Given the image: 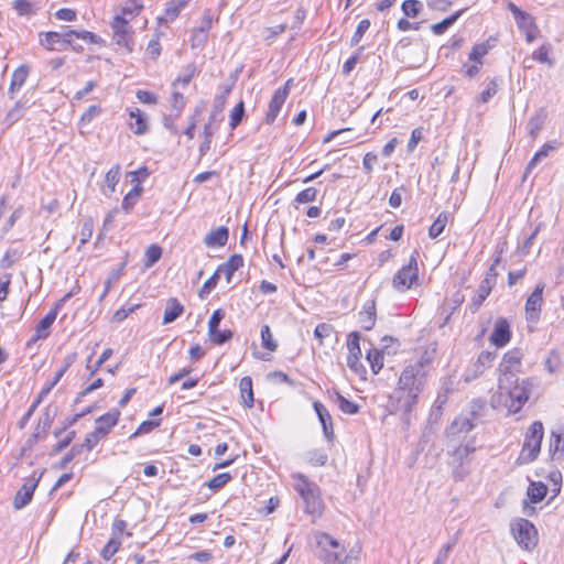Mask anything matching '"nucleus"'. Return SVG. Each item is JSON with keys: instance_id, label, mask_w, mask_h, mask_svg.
Returning a JSON list of instances; mask_svg holds the SVG:
<instances>
[{"instance_id": "nucleus-1", "label": "nucleus", "mask_w": 564, "mask_h": 564, "mask_svg": "<svg viewBox=\"0 0 564 564\" xmlns=\"http://www.w3.org/2000/svg\"><path fill=\"white\" fill-rule=\"evenodd\" d=\"M426 376L425 367L421 361L406 366L400 375L398 388L390 397L388 404L390 413H401L405 424L410 423L411 412L424 390Z\"/></svg>"}, {"instance_id": "nucleus-2", "label": "nucleus", "mask_w": 564, "mask_h": 564, "mask_svg": "<svg viewBox=\"0 0 564 564\" xmlns=\"http://www.w3.org/2000/svg\"><path fill=\"white\" fill-rule=\"evenodd\" d=\"M315 555L325 564H356V558L349 556L340 543L328 533L315 532Z\"/></svg>"}, {"instance_id": "nucleus-3", "label": "nucleus", "mask_w": 564, "mask_h": 564, "mask_svg": "<svg viewBox=\"0 0 564 564\" xmlns=\"http://www.w3.org/2000/svg\"><path fill=\"white\" fill-rule=\"evenodd\" d=\"M499 391L506 395V405L509 412H519L529 399L527 389L518 384V378L511 371H505L499 378Z\"/></svg>"}, {"instance_id": "nucleus-4", "label": "nucleus", "mask_w": 564, "mask_h": 564, "mask_svg": "<svg viewBox=\"0 0 564 564\" xmlns=\"http://www.w3.org/2000/svg\"><path fill=\"white\" fill-rule=\"evenodd\" d=\"M296 480L295 490L299 492L305 505V512L313 517H319L323 511V500L319 488L308 480L303 474L293 475Z\"/></svg>"}, {"instance_id": "nucleus-5", "label": "nucleus", "mask_w": 564, "mask_h": 564, "mask_svg": "<svg viewBox=\"0 0 564 564\" xmlns=\"http://www.w3.org/2000/svg\"><path fill=\"white\" fill-rule=\"evenodd\" d=\"M543 433V424L540 421H535L529 426L525 433L522 451L519 456V460H521V463L529 464L536 459L541 449Z\"/></svg>"}, {"instance_id": "nucleus-6", "label": "nucleus", "mask_w": 564, "mask_h": 564, "mask_svg": "<svg viewBox=\"0 0 564 564\" xmlns=\"http://www.w3.org/2000/svg\"><path fill=\"white\" fill-rule=\"evenodd\" d=\"M417 258L419 251L414 250L410 256L409 262L406 265H403L398 272L394 274L392 280V285L395 290L400 292H404L409 290L419 279V268H417Z\"/></svg>"}, {"instance_id": "nucleus-7", "label": "nucleus", "mask_w": 564, "mask_h": 564, "mask_svg": "<svg viewBox=\"0 0 564 564\" xmlns=\"http://www.w3.org/2000/svg\"><path fill=\"white\" fill-rule=\"evenodd\" d=\"M511 533L517 543L524 550H532L538 544V531L534 524L527 519H519L511 523Z\"/></svg>"}, {"instance_id": "nucleus-8", "label": "nucleus", "mask_w": 564, "mask_h": 564, "mask_svg": "<svg viewBox=\"0 0 564 564\" xmlns=\"http://www.w3.org/2000/svg\"><path fill=\"white\" fill-rule=\"evenodd\" d=\"M115 43L126 48L128 53L133 51V30L129 24V20L122 15H116L111 22Z\"/></svg>"}, {"instance_id": "nucleus-9", "label": "nucleus", "mask_w": 564, "mask_h": 564, "mask_svg": "<svg viewBox=\"0 0 564 564\" xmlns=\"http://www.w3.org/2000/svg\"><path fill=\"white\" fill-rule=\"evenodd\" d=\"M39 42L43 47H45L48 51L62 50L61 47H57V45H61L63 47H66L67 45H69L73 47L74 51H77V52L83 50V46L75 45L74 42L65 35V31L64 32H54V31L41 32L39 34Z\"/></svg>"}, {"instance_id": "nucleus-10", "label": "nucleus", "mask_w": 564, "mask_h": 564, "mask_svg": "<svg viewBox=\"0 0 564 564\" xmlns=\"http://www.w3.org/2000/svg\"><path fill=\"white\" fill-rule=\"evenodd\" d=\"M544 288V283H538L525 301V316L528 322L536 323L540 318Z\"/></svg>"}, {"instance_id": "nucleus-11", "label": "nucleus", "mask_w": 564, "mask_h": 564, "mask_svg": "<svg viewBox=\"0 0 564 564\" xmlns=\"http://www.w3.org/2000/svg\"><path fill=\"white\" fill-rule=\"evenodd\" d=\"M42 474L43 473H41L39 476H36V471H34L32 477L26 479V481L18 490V492L15 494L14 499H13L14 509L20 510L31 502L34 491L39 485L41 477H42Z\"/></svg>"}, {"instance_id": "nucleus-12", "label": "nucleus", "mask_w": 564, "mask_h": 564, "mask_svg": "<svg viewBox=\"0 0 564 564\" xmlns=\"http://www.w3.org/2000/svg\"><path fill=\"white\" fill-rule=\"evenodd\" d=\"M360 336L357 332H352L347 338V366L356 373L364 370V366L360 362L361 349L359 346Z\"/></svg>"}, {"instance_id": "nucleus-13", "label": "nucleus", "mask_w": 564, "mask_h": 564, "mask_svg": "<svg viewBox=\"0 0 564 564\" xmlns=\"http://www.w3.org/2000/svg\"><path fill=\"white\" fill-rule=\"evenodd\" d=\"M511 338L510 325L503 317L497 319L494 330L490 335V341L496 347L506 346Z\"/></svg>"}, {"instance_id": "nucleus-14", "label": "nucleus", "mask_w": 564, "mask_h": 564, "mask_svg": "<svg viewBox=\"0 0 564 564\" xmlns=\"http://www.w3.org/2000/svg\"><path fill=\"white\" fill-rule=\"evenodd\" d=\"M474 416L475 412H471V417L459 415L457 416L452 424L447 427L446 433L448 437H459L462 434H467L474 427Z\"/></svg>"}, {"instance_id": "nucleus-15", "label": "nucleus", "mask_w": 564, "mask_h": 564, "mask_svg": "<svg viewBox=\"0 0 564 564\" xmlns=\"http://www.w3.org/2000/svg\"><path fill=\"white\" fill-rule=\"evenodd\" d=\"M119 417L120 411L112 409L96 419L95 434H100L102 437L107 436L111 429L117 425Z\"/></svg>"}, {"instance_id": "nucleus-16", "label": "nucleus", "mask_w": 564, "mask_h": 564, "mask_svg": "<svg viewBox=\"0 0 564 564\" xmlns=\"http://www.w3.org/2000/svg\"><path fill=\"white\" fill-rule=\"evenodd\" d=\"M189 1L191 0H170L165 6L163 14L158 18L159 23L167 24L173 22Z\"/></svg>"}, {"instance_id": "nucleus-17", "label": "nucleus", "mask_w": 564, "mask_h": 564, "mask_svg": "<svg viewBox=\"0 0 564 564\" xmlns=\"http://www.w3.org/2000/svg\"><path fill=\"white\" fill-rule=\"evenodd\" d=\"M313 408H314V410L318 416V420L323 426V432H324L325 437L328 441H333V438H334L333 420H332V416H330L328 410L319 401H315L313 403Z\"/></svg>"}, {"instance_id": "nucleus-18", "label": "nucleus", "mask_w": 564, "mask_h": 564, "mask_svg": "<svg viewBox=\"0 0 564 564\" xmlns=\"http://www.w3.org/2000/svg\"><path fill=\"white\" fill-rule=\"evenodd\" d=\"M76 357V352H72L64 358L63 365L59 368V370L55 373L53 380H51V382L46 384L39 393V399L43 400L51 392V390L57 384V382L62 379V377L68 370V368L75 362Z\"/></svg>"}, {"instance_id": "nucleus-19", "label": "nucleus", "mask_w": 564, "mask_h": 564, "mask_svg": "<svg viewBox=\"0 0 564 564\" xmlns=\"http://www.w3.org/2000/svg\"><path fill=\"white\" fill-rule=\"evenodd\" d=\"M477 446L475 444V440L470 438L465 444H460L454 448L452 452V462L456 464H470L469 456L475 453Z\"/></svg>"}, {"instance_id": "nucleus-20", "label": "nucleus", "mask_w": 564, "mask_h": 564, "mask_svg": "<svg viewBox=\"0 0 564 564\" xmlns=\"http://www.w3.org/2000/svg\"><path fill=\"white\" fill-rule=\"evenodd\" d=\"M285 100V89H276L269 102V109L265 115V122L268 124H272L275 121Z\"/></svg>"}, {"instance_id": "nucleus-21", "label": "nucleus", "mask_w": 564, "mask_h": 564, "mask_svg": "<svg viewBox=\"0 0 564 564\" xmlns=\"http://www.w3.org/2000/svg\"><path fill=\"white\" fill-rule=\"evenodd\" d=\"M229 238V230L227 227L221 226L217 229L209 231L205 238L204 243L208 248L224 247Z\"/></svg>"}, {"instance_id": "nucleus-22", "label": "nucleus", "mask_w": 564, "mask_h": 564, "mask_svg": "<svg viewBox=\"0 0 564 564\" xmlns=\"http://www.w3.org/2000/svg\"><path fill=\"white\" fill-rule=\"evenodd\" d=\"M129 116L133 122H130V129L137 135L145 134L149 130L148 117L139 108H133L129 111Z\"/></svg>"}, {"instance_id": "nucleus-23", "label": "nucleus", "mask_w": 564, "mask_h": 564, "mask_svg": "<svg viewBox=\"0 0 564 564\" xmlns=\"http://www.w3.org/2000/svg\"><path fill=\"white\" fill-rule=\"evenodd\" d=\"M243 265V258L241 254H232L225 263L218 265L217 272L219 275L223 273L228 283L231 282L234 273Z\"/></svg>"}, {"instance_id": "nucleus-24", "label": "nucleus", "mask_w": 564, "mask_h": 564, "mask_svg": "<svg viewBox=\"0 0 564 564\" xmlns=\"http://www.w3.org/2000/svg\"><path fill=\"white\" fill-rule=\"evenodd\" d=\"M29 75V68L24 65L18 67L11 75V82L8 95L10 99H14V95L17 91L21 89V87L24 85L26 78Z\"/></svg>"}, {"instance_id": "nucleus-25", "label": "nucleus", "mask_w": 564, "mask_h": 564, "mask_svg": "<svg viewBox=\"0 0 564 564\" xmlns=\"http://www.w3.org/2000/svg\"><path fill=\"white\" fill-rule=\"evenodd\" d=\"M184 312V306L180 303V301L175 297H171L166 302L164 315H163V324H170L176 321Z\"/></svg>"}, {"instance_id": "nucleus-26", "label": "nucleus", "mask_w": 564, "mask_h": 564, "mask_svg": "<svg viewBox=\"0 0 564 564\" xmlns=\"http://www.w3.org/2000/svg\"><path fill=\"white\" fill-rule=\"evenodd\" d=\"M557 145L558 143L556 141H549L538 152H535L525 167L524 176H527L543 159H545L551 151L556 149Z\"/></svg>"}, {"instance_id": "nucleus-27", "label": "nucleus", "mask_w": 564, "mask_h": 564, "mask_svg": "<svg viewBox=\"0 0 564 564\" xmlns=\"http://www.w3.org/2000/svg\"><path fill=\"white\" fill-rule=\"evenodd\" d=\"M359 322L365 330L373 328L376 323V306L373 301L364 305L362 311L359 313Z\"/></svg>"}, {"instance_id": "nucleus-28", "label": "nucleus", "mask_w": 564, "mask_h": 564, "mask_svg": "<svg viewBox=\"0 0 564 564\" xmlns=\"http://www.w3.org/2000/svg\"><path fill=\"white\" fill-rule=\"evenodd\" d=\"M494 286L495 285H492V284L481 280V282L478 285L477 293L471 299V302H470V305H469L470 311L473 313H476L479 310V307L481 306L484 301L489 296V294H490V292H491Z\"/></svg>"}, {"instance_id": "nucleus-29", "label": "nucleus", "mask_w": 564, "mask_h": 564, "mask_svg": "<svg viewBox=\"0 0 564 564\" xmlns=\"http://www.w3.org/2000/svg\"><path fill=\"white\" fill-rule=\"evenodd\" d=\"M240 398L245 408L251 409L253 406V390L252 379L248 376L242 377L239 382Z\"/></svg>"}, {"instance_id": "nucleus-30", "label": "nucleus", "mask_w": 564, "mask_h": 564, "mask_svg": "<svg viewBox=\"0 0 564 564\" xmlns=\"http://www.w3.org/2000/svg\"><path fill=\"white\" fill-rule=\"evenodd\" d=\"M547 113L544 108H541L536 111L534 116H532L528 121V131L531 138L535 139L538 133L543 128Z\"/></svg>"}, {"instance_id": "nucleus-31", "label": "nucleus", "mask_w": 564, "mask_h": 564, "mask_svg": "<svg viewBox=\"0 0 564 564\" xmlns=\"http://www.w3.org/2000/svg\"><path fill=\"white\" fill-rule=\"evenodd\" d=\"M55 319V312H48L36 325L34 340L45 339L48 337L50 328Z\"/></svg>"}, {"instance_id": "nucleus-32", "label": "nucleus", "mask_w": 564, "mask_h": 564, "mask_svg": "<svg viewBox=\"0 0 564 564\" xmlns=\"http://www.w3.org/2000/svg\"><path fill=\"white\" fill-rule=\"evenodd\" d=\"M547 494V487L541 481H532L528 487V498L532 503H538L542 501Z\"/></svg>"}, {"instance_id": "nucleus-33", "label": "nucleus", "mask_w": 564, "mask_h": 564, "mask_svg": "<svg viewBox=\"0 0 564 564\" xmlns=\"http://www.w3.org/2000/svg\"><path fill=\"white\" fill-rule=\"evenodd\" d=\"M464 10H458L449 17L443 19L441 22L432 24L431 30L435 35H442L460 18Z\"/></svg>"}, {"instance_id": "nucleus-34", "label": "nucleus", "mask_w": 564, "mask_h": 564, "mask_svg": "<svg viewBox=\"0 0 564 564\" xmlns=\"http://www.w3.org/2000/svg\"><path fill=\"white\" fill-rule=\"evenodd\" d=\"M448 213L442 212L429 228V237L436 239L445 229L448 223Z\"/></svg>"}, {"instance_id": "nucleus-35", "label": "nucleus", "mask_w": 564, "mask_h": 564, "mask_svg": "<svg viewBox=\"0 0 564 564\" xmlns=\"http://www.w3.org/2000/svg\"><path fill=\"white\" fill-rule=\"evenodd\" d=\"M143 9V0H126L121 7V14L123 18L129 17L130 19L139 15Z\"/></svg>"}, {"instance_id": "nucleus-36", "label": "nucleus", "mask_w": 564, "mask_h": 564, "mask_svg": "<svg viewBox=\"0 0 564 564\" xmlns=\"http://www.w3.org/2000/svg\"><path fill=\"white\" fill-rule=\"evenodd\" d=\"M142 191L143 188L140 185H135L128 194H126L122 199V209L126 213H130L133 209L135 203L141 197Z\"/></svg>"}, {"instance_id": "nucleus-37", "label": "nucleus", "mask_w": 564, "mask_h": 564, "mask_svg": "<svg viewBox=\"0 0 564 564\" xmlns=\"http://www.w3.org/2000/svg\"><path fill=\"white\" fill-rule=\"evenodd\" d=\"M335 402H336L337 406L339 408V410L345 414L354 415L359 412L360 406L357 403L346 399L344 395H341L338 392L336 393Z\"/></svg>"}, {"instance_id": "nucleus-38", "label": "nucleus", "mask_w": 564, "mask_h": 564, "mask_svg": "<svg viewBox=\"0 0 564 564\" xmlns=\"http://www.w3.org/2000/svg\"><path fill=\"white\" fill-rule=\"evenodd\" d=\"M65 35L72 41H73V37H76V39H79V40H83V41H86L89 43H94V44H97L100 41V37L98 35H96L93 32L85 31V30L76 31V30H69V29L65 28Z\"/></svg>"}, {"instance_id": "nucleus-39", "label": "nucleus", "mask_w": 564, "mask_h": 564, "mask_svg": "<svg viewBox=\"0 0 564 564\" xmlns=\"http://www.w3.org/2000/svg\"><path fill=\"white\" fill-rule=\"evenodd\" d=\"M144 268L153 267L162 257V248L158 245H151L145 250Z\"/></svg>"}, {"instance_id": "nucleus-40", "label": "nucleus", "mask_w": 564, "mask_h": 564, "mask_svg": "<svg viewBox=\"0 0 564 564\" xmlns=\"http://www.w3.org/2000/svg\"><path fill=\"white\" fill-rule=\"evenodd\" d=\"M120 180V166L116 165L111 167L105 177V183L107 185V188L109 189V193L107 191H104V194L106 196H110L111 193L115 192L116 185L118 184Z\"/></svg>"}, {"instance_id": "nucleus-41", "label": "nucleus", "mask_w": 564, "mask_h": 564, "mask_svg": "<svg viewBox=\"0 0 564 564\" xmlns=\"http://www.w3.org/2000/svg\"><path fill=\"white\" fill-rule=\"evenodd\" d=\"M401 9L404 15L415 18L421 13L423 4L419 0H405L403 1Z\"/></svg>"}, {"instance_id": "nucleus-42", "label": "nucleus", "mask_w": 564, "mask_h": 564, "mask_svg": "<svg viewBox=\"0 0 564 564\" xmlns=\"http://www.w3.org/2000/svg\"><path fill=\"white\" fill-rule=\"evenodd\" d=\"M231 479H232V476L230 473H221V474H218L215 477H213L206 484V486L209 489L217 491V490L224 488Z\"/></svg>"}, {"instance_id": "nucleus-43", "label": "nucleus", "mask_w": 564, "mask_h": 564, "mask_svg": "<svg viewBox=\"0 0 564 564\" xmlns=\"http://www.w3.org/2000/svg\"><path fill=\"white\" fill-rule=\"evenodd\" d=\"M121 545V539L118 536H111L108 543L101 550V556L109 561L119 550Z\"/></svg>"}, {"instance_id": "nucleus-44", "label": "nucleus", "mask_w": 564, "mask_h": 564, "mask_svg": "<svg viewBox=\"0 0 564 564\" xmlns=\"http://www.w3.org/2000/svg\"><path fill=\"white\" fill-rule=\"evenodd\" d=\"M367 359L371 366V369L375 373H378L383 367V355L382 351L378 349H371L367 352Z\"/></svg>"}, {"instance_id": "nucleus-45", "label": "nucleus", "mask_w": 564, "mask_h": 564, "mask_svg": "<svg viewBox=\"0 0 564 564\" xmlns=\"http://www.w3.org/2000/svg\"><path fill=\"white\" fill-rule=\"evenodd\" d=\"M161 420L143 421L139 427L129 436V440L135 438L140 435L152 432L155 427L160 426Z\"/></svg>"}, {"instance_id": "nucleus-46", "label": "nucleus", "mask_w": 564, "mask_h": 564, "mask_svg": "<svg viewBox=\"0 0 564 564\" xmlns=\"http://www.w3.org/2000/svg\"><path fill=\"white\" fill-rule=\"evenodd\" d=\"M22 252L17 249H9L0 260V267L2 269H10L20 260Z\"/></svg>"}, {"instance_id": "nucleus-47", "label": "nucleus", "mask_w": 564, "mask_h": 564, "mask_svg": "<svg viewBox=\"0 0 564 564\" xmlns=\"http://www.w3.org/2000/svg\"><path fill=\"white\" fill-rule=\"evenodd\" d=\"M452 465V476L455 481H463L470 474V464H456Z\"/></svg>"}, {"instance_id": "nucleus-48", "label": "nucleus", "mask_w": 564, "mask_h": 564, "mask_svg": "<svg viewBox=\"0 0 564 564\" xmlns=\"http://www.w3.org/2000/svg\"><path fill=\"white\" fill-rule=\"evenodd\" d=\"M261 344L265 349L270 351H274L278 348L276 343L273 340L271 328L269 325H263L261 327Z\"/></svg>"}, {"instance_id": "nucleus-49", "label": "nucleus", "mask_w": 564, "mask_h": 564, "mask_svg": "<svg viewBox=\"0 0 564 564\" xmlns=\"http://www.w3.org/2000/svg\"><path fill=\"white\" fill-rule=\"evenodd\" d=\"M112 354H113V351L111 348L105 349L94 366H90V360H91L93 356H89V358L87 360V366H86V368L89 370V375L94 376L96 373V371H98L99 368L112 356Z\"/></svg>"}, {"instance_id": "nucleus-50", "label": "nucleus", "mask_w": 564, "mask_h": 564, "mask_svg": "<svg viewBox=\"0 0 564 564\" xmlns=\"http://www.w3.org/2000/svg\"><path fill=\"white\" fill-rule=\"evenodd\" d=\"M243 116H245V104H243V101H242V100H240V101L235 106V108L231 110V113H230V123H229V124H230V128H231V129H236V128L240 124V122H241V120H242Z\"/></svg>"}, {"instance_id": "nucleus-51", "label": "nucleus", "mask_w": 564, "mask_h": 564, "mask_svg": "<svg viewBox=\"0 0 564 564\" xmlns=\"http://www.w3.org/2000/svg\"><path fill=\"white\" fill-rule=\"evenodd\" d=\"M316 196L317 189L315 187H307L296 195L294 204H306L314 202L316 199Z\"/></svg>"}, {"instance_id": "nucleus-52", "label": "nucleus", "mask_w": 564, "mask_h": 564, "mask_svg": "<svg viewBox=\"0 0 564 564\" xmlns=\"http://www.w3.org/2000/svg\"><path fill=\"white\" fill-rule=\"evenodd\" d=\"M369 28H370V21L368 19L361 20L358 23L357 29H356L354 35L351 36L350 45L355 46V45L359 44V42L361 41L364 34L369 30Z\"/></svg>"}, {"instance_id": "nucleus-53", "label": "nucleus", "mask_w": 564, "mask_h": 564, "mask_svg": "<svg viewBox=\"0 0 564 564\" xmlns=\"http://www.w3.org/2000/svg\"><path fill=\"white\" fill-rule=\"evenodd\" d=\"M124 265H126V263L123 262L117 270H112L110 272L109 276L105 281V290H104L102 294L100 295V299H99L100 301H102L106 297V295L108 294V292L110 291V289L112 286V283L118 281Z\"/></svg>"}, {"instance_id": "nucleus-54", "label": "nucleus", "mask_w": 564, "mask_h": 564, "mask_svg": "<svg viewBox=\"0 0 564 564\" xmlns=\"http://www.w3.org/2000/svg\"><path fill=\"white\" fill-rule=\"evenodd\" d=\"M499 89V83L497 78H494L489 82L487 88L481 91L479 99L481 102L486 104L497 93Z\"/></svg>"}, {"instance_id": "nucleus-55", "label": "nucleus", "mask_w": 564, "mask_h": 564, "mask_svg": "<svg viewBox=\"0 0 564 564\" xmlns=\"http://www.w3.org/2000/svg\"><path fill=\"white\" fill-rule=\"evenodd\" d=\"M219 273L217 271L214 272V274L203 284V286L199 290V297L205 299L206 295H208L212 290H214L219 281Z\"/></svg>"}, {"instance_id": "nucleus-56", "label": "nucleus", "mask_w": 564, "mask_h": 564, "mask_svg": "<svg viewBox=\"0 0 564 564\" xmlns=\"http://www.w3.org/2000/svg\"><path fill=\"white\" fill-rule=\"evenodd\" d=\"M333 332H334L333 325L327 324V323H321L315 327L314 336L316 339H318L319 345H323L324 338L329 337Z\"/></svg>"}, {"instance_id": "nucleus-57", "label": "nucleus", "mask_w": 564, "mask_h": 564, "mask_svg": "<svg viewBox=\"0 0 564 564\" xmlns=\"http://www.w3.org/2000/svg\"><path fill=\"white\" fill-rule=\"evenodd\" d=\"M212 341L216 345H224L232 338V332L230 329L220 330L217 328L214 334H208Z\"/></svg>"}, {"instance_id": "nucleus-58", "label": "nucleus", "mask_w": 564, "mask_h": 564, "mask_svg": "<svg viewBox=\"0 0 564 564\" xmlns=\"http://www.w3.org/2000/svg\"><path fill=\"white\" fill-rule=\"evenodd\" d=\"M224 318L225 311L223 308L215 310L208 322V334H214L215 330L219 328V325Z\"/></svg>"}, {"instance_id": "nucleus-59", "label": "nucleus", "mask_w": 564, "mask_h": 564, "mask_svg": "<svg viewBox=\"0 0 564 564\" xmlns=\"http://www.w3.org/2000/svg\"><path fill=\"white\" fill-rule=\"evenodd\" d=\"M195 72L196 67L194 64L187 65L186 67H184L182 74H180L177 78L173 82V86H176L178 83L187 85L192 80Z\"/></svg>"}, {"instance_id": "nucleus-60", "label": "nucleus", "mask_w": 564, "mask_h": 564, "mask_svg": "<svg viewBox=\"0 0 564 564\" xmlns=\"http://www.w3.org/2000/svg\"><path fill=\"white\" fill-rule=\"evenodd\" d=\"M75 436H76V432L75 431L68 432L67 435L63 440H61L56 445L53 446L50 455L51 456H55L58 453L63 452L66 447L69 446V444L75 438Z\"/></svg>"}, {"instance_id": "nucleus-61", "label": "nucleus", "mask_w": 564, "mask_h": 564, "mask_svg": "<svg viewBox=\"0 0 564 564\" xmlns=\"http://www.w3.org/2000/svg\"><path fill=\"white\" fill-rule=\"evenodd\" d=\"M13 8L19 15H31L34 13L33 6L28 0H14Z\"/></svg>"}, {"instance_id": "nucleus-62", "label": "nucleus", "mask_w": 564, "mask_h": 564, "mask_svg": "<svg viewBox=\"0 0 564 564\" xmlns=\"http://www.w3.org/2000/svg\"><path fill=\"white\" fill-rule=\"evenodd\" d=\"M327 458L328 456L323 449H314L308 453V460L314 466H324Z\"/></svg>"}, {"instance_id": "nucleus-63", "label": "nucleus", "mask_w": 564, "mask_h": 564, "mask_svg": "<svg viewBox=\"0 0 564 564\" xmlns=\"http://www.w3.org/2000/svg\"><path fill=\"white\" fill-rule=\"evenodd\" d=\"M488 53L486 43L476 44L469 53V59L481 64V58Z\"/></svg>"}, {"instance_id": "nucleus-64", "label": "nucleus", "mask_w": 564, "mask_h": 564, "mask_svg": "<svg viewBox=\"0 0 564 564\" xmlns=\"http://www.w3.org/2000/svg\"><path fill=\"white\" fill-rule=\"evenodd\" d=\"M101 113V108L99 106L93 105L89 106L88 109L82 115L79 123L87 124L93 121L98 115Z\"/></svg>"}]
</instances>
